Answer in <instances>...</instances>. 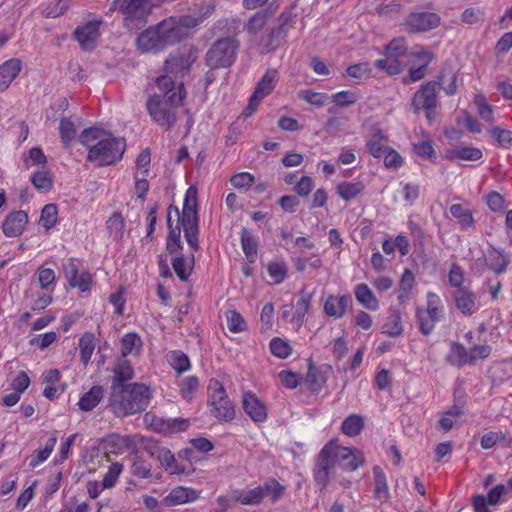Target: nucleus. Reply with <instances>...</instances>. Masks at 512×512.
<instances>
[{
    "label": "nucleus",
    "instance_id": "c85d7f7f",
    "mask_svg": "<svg viewBox=\"0 0 512 512\" xmlns=\"http://www.w3.org/2000/svg\"><path fill=\"white\" fill-rule=\"evenodd\" d=\"M386 143L387 137L383 132L378 128H373L367 137L366 147L374 158H381L385 148L389 147Z\"/></svg>",
    "mask_w": 512,
    "mask_h": 512
},
{
    "label": "nucleus",
    "instance_id": "f8f14e48",
    "mask_svg": "<svg viewBox=\"0 0 512 512\" xmlns=\"http://www.w3.org/2000/svg\"><path fill=\"white\" fill-rule=\"evenodd\" d=\"M197 59V51L192 48H185L171 54L165 62L166 75L172 79L184 77Z\"/></svg>",
    "mask_w": 512,
    "mask_h": 512
},
{
    "label": "nucleus",
    "instance_id": "864d4df0",
    "mask_svg": "<svg viewBox=\"0 0 512 512\" xmlns=\"http://www.w3.org/2000/svg\"><path fill=\"white\" fill-rule=\"evenodd\" d=\"M107 231L114 240L122 237L124 232V219L120 214H113L106 222Z\"/></svg>",
    "mask_w": 512,
    "mask_h": 512
},
{
    "label": "nucleus",
    "instance_id": "ea45409f",
    "mask_svg": "<svg viewBox=\"0 0 512 512\" xmlns=\"http://www.w3.org/2000/svg\"><path fill=\"white\" fill-rule=\"evenodd\" d=\"M257 239L247 230L242 229L241 231V247L242 250L250 263L256 261L257 258Z\"/></svg>",
    "mask_w": 512,
    "mask_h": 512
},
{
    "label": "nucleus",
    "instance_id": "6ab92c4d",
    "mask_svg": "<svg viewBox=\"0 0 512 512\" xmlns=\"http://www.w3.org/2000/svg\"><path fill=\"white\" fill-rule=\"evenodd\" d=\"M101 21L94 20L79 26L75 30V37L80 46L84 50H92L95 48L100 32Z\"/></svg>",
    "mask_w": 512,
    "mask_h": 512
},
{
    "label": "nucleus",
    "instance_id": "8fccbe9b",
    "mask_svg": "<svg viewBox=\"0 0 512 512\" xmlns=\"http://www.w3.org/2000/svg\"><path fill=\"white\" fill-rule=\"evenodd\" d=\"M56 442H57L56 436H54V435L51 436L48 439V441L46 442L44 448L39 449L35 452L32 460L30 462V466L32 468H35L38 465H40L41 463H43L44 461H46L49 458V456L51 455V453L53 452Z\"/></svg>",
    "mask_w": 512,
    "mask_h": 512
},
{
    "label": "nucleus",
    "instance_id": "e433bc0d",
    "mask_svg": "<svg viewBox=\"0 0 512 512\" xmlns=\"http://www.w3.org/2000/svg\"><path fill=\"white\" fill-rule=\"evenodd\" d=\"M450 213L455 218L462 229H469L474 225L472 212L469 208L462 204H452Z\"/></svg>",
    "mask_w": 512,
    "mask_h": 512
},
{
    "label": "nucleus",
    "instance_id": "a19ab883",
    "mask_svg": "<svg viewBox=\"0 0 512 512\" xmlns=\"http://www.w3.org/2000/svg\"><path fill=\"white\" fill-rule=\"evenodd\" d=\"M374 474V482H375V489L374 494L376 499H378L381 502H385L389 499V488L387 485V480L384 472L381 468L375 467L373 469Z\"/></svg>",
    "mask_w": 512,
    "mask_h": 512
},
{
    "label": "nucleus",
    "instance_id": "39448f33",
    "mask_svg": "<svg viewBox=\"0 0 512 512\" xmlns=\"http://www.w3.org/2000/svg\"><path fill=\"white\" fill-rule=\"evenodd\" d=\"M175 44L164 20L143 30L136 38V47L141 53H157L169 45Z\"/></svg>",
    "mask_w": 512,
    "mask_h": 512
},
{
    "label": "nucleus",
    "instance_id": "09e8293b",
    "mask_svg": "<svg viewBox=\"0 0 512 512\" xmlns=\"http://www.w3.org/2000/svg\"><path fill=\"white\" fill-rule=\"evenodd\" d=\"M37 278L43 290L53 293L56 284V275L53 269L40 267L37 271Z\"/></svg>",
    "mask_w": 512,
    "mask_h": 512
},
{
    "label": "nucleus",
    "instance_id": "2eb2a0df",
    "mask_svg": "<svg viewBox=\"0 0 512 512\" xmlns=\"http://www.w3.org/2000/svg\"><path fill=\"white\" fill-rule=\"evenodd\" d=\"M146 424L155 432L165 435L182 433L190 427V419L187 418H162L153 415H145Z\"/></svg>",
    "mask_w": 512,
    "mask_h": 512
},
{
    "label": "nucleus",
    "instance_id": "37998d69",
    "mask_svg": "<svg viewBox=\"0 0 512 512\" xmlns=\"http://www.w3.org/2000/svg\"><path fill=\"white\" fill-rule=\"evenodd\" d=\"M310 298L306 294L301 295L294 305V314L291 318V322L294 324L296 329H299L303 322L306 313L309 310Z\"/></svg>",
    "mask_w": 512,
    "mask_h": 512
},
{
    "label": "nucleus",
    "instance_id": "c9c22d12",
    "mask_svg": "<svg viewBox=\"0 0 512 512\" xmlns=\"http://www.w3.org/2000/svg\"><path fill=\"white\" fill-rule=\"evenodd\" d=\"M173 269L181 280H186L193 270L194 255L193 252L188 255L176 256L172 262Z\"/></svg>",
    "mask_w": 512,
    "mask_h": 512
},
{
    "label": "nucleus",
    "instance_id": "a211bd4d",
    "mask_svg": "<svg viewBox=\"0 0 512 512\" xmlns=\"http://www.w3.org/2000/svg\"><path fill=\"white\" fill-rule=\"evenodd\" d=\"M411 67L409 76L412 81H418L425 76L426 67L431 63L434 55L431 51L423 47L416 46L412 49L411 53Z\"/></svg>",
    "mask_w": 512,
    "mask_h": 512
},
{
    "label": "nucleus",
    "instance_id": "5fc2aeb1",
    "mask_svg": "<svg viewBox=\"0 0 512 512\" xmlns=\"http://www.w3.org/2000/svg\"><path fill=\"white\" fill-rule=\"evenodd\" d=\"M270 351L277 358L285 359L291 355L292 347L286 340L273 338L270 341Z\"/></svg>",
    "mask_w": 512,
    "mask_h": 512
},
{
    "label": "nucleus",
    "instance_id": "2f4dec72",
    "mask_svg": "<svg viewBox=\"0 0 512 512\" xmlns=\"http://www.w3.org/2000/svg\"><path fill=\"white\" fill-rule=\"evenodd\" d=\"M348 297L345 295L327 297L324 303V311L328 316L341 318L347 310Z\"/></svg>",
    "mask_w": 512,
    "mask_h": 512
},
{
    "label": "nucleus",
    "instance_id": "bb28decb",
    "mask_svg": "<svg viewBox=\"0 0 512 512\" xmlns=\"http://www.w3.org/2000/svg\"><path fill=\"white\" fill-rule=\"evenodd\" d=\"M22 69L19 59L11 58L0 65V91L6 90Z\"/></svg>",
    "mask_w": 512,
    "mask_h": 512
},
{
    "label": "nucleus",
    "instance_id": "9b49d317",
    "mask_svg": "<svg viewBox=\"0 0 512 512\" xmlns=\"http://www.w3.org/2000/svg\"><path fill=\"white\" fill-rule=\"evenodd\" d=\"M412 107L415 112L423 110L429 123H432L437 117L436 85L432 82L421 85L413 97Z\"/></svg>",
    "mask_w": 512,
    "mask_h": 512
},
{
    "label": "nucleus",
    "instance_id": "dca6fc26",
    "mask_svg": "<svg viewBox=\"0 0 512 512\" xmlns=\"http://www.w3.org/2000/svg\"><path fill=\"white\" fill-rule=\"evenodd\" d=\"M202 21L203 17L193 15L172 16L164 19V26L169 28L175 43H177L186 38L190 30L198 26Z\"/></svg>",
    "mask_w": 512,
    "mask_h": 512
},
{
    "label": "nucleus",
    "instance_id": "774afa93",
    "mask_svg": "<svg viewBox=\"0 0 512 512\" xmlns=\"http://www.w3.org/2000/svg\"><path fill=\"white\" fill-rule=\"evenodd\" d=\"M491 137H493L499 145L508 148L512 146V132L500 127H492L488 130Z\"/></svg>",
    "mask_w": 512,
    "mask_h": 512
},
{
    "label": "nucleus",
    "instance_id": "20e7f679",
    "mask_svg": "<svg viewBox=\"0 0 512 512\" xmlns=\"http://www.w3.org/2000/svg\"><path fill=\"white\" fill-rule=\"evenodd\" d=\"M151 393L144 384L132 385L113 384L110 395V407L113 413L123 417L145 410L149 404Z\"/></svg>",
    "mask_w": 512,
    "mask_h": 512
},
{
    "label": "nucleus",
    "instance_id": "79ce46f5",
    "mask_svg": "<svg viewBox=\"0 0 512 512\" xmlns=\"http://www.w3.org/2000/svg\"><path fill=\"white\" fill-rule=\"evenodd\" d=\"M473 104L476 108L477 114L483 121L487 123L494 122V107L487 102L484 95L476 94L474 96Z\"/></svg>",
    "mask_w": 512,
    "mask_h": 512
},
{
    "label": "nucleus",
    "instance_id": "e2e57ef3",
    "mask_svg": "<svg viewBox=\"0 0 512 512\" xmlns=\"http://www.w3.org/2000/svg\"><path fill=\"white\" fill-rule=\"evenodd\" d=\"M299 97L309 103L310 105L321 107L329 99L325 93L316 92L313 90H302L299 92Z\"/></svg>",
    "mask_w": 512,
    "mask_h": 512
},
{
    "label": "nucleus",
    "instance_id": "423d86ee",
    "mask_svg": "<svg viewBox=\"0 0 512 512\" xmlns=\"http://www.w3.org/2000/svg\"><path fill=\"white\" fill-rule=\"evenodd\" d=\"M208 405L211 414L220 421H231L235 417L234 406L226 394L223 385L212 379L208 385Z\"/></svg>",
    "mask_w": 512,
    "mask_h": 512
},
{
    "label": "nucleus",
    "instance_id": "aec40b11",
    "mask_svg": "<svg viewBox=\"0 0 512 512\" xmlns=\"http://www.w3.org/2000/svg\"><path fill=\"white\" fill-rule=\"evenodd\" d=\"M242 406L245 413L254 422H264L267 419V408L255 393L244 391L242 394Z\"/></svg>",
    "mask_w": 512,
    "mask_h": 512
},
{
    "label": "nucleus",
    "instance_id": "58836bf2",
    "mask_svg": "<svg viewBox=\"0 0 512 512\" xmlns=\"http://www.w3.org/2000/svg\"><path fill=\"white\" fill-rule=\"evenodd\" d=\"M157 459L170 474H184L186 469L176 464L175 457L167 448H160L157 451Z\"/></svg>",
    "mask_w": 512,
    "mask_h": 512
},
{
    "label": "nucleus",
    "instance_id": "7ed1b4c3",
    "mask_svg": "<svg viewBox=\"0 0 512 512\" xmlns=\"http://www.w3.org/2000/svg\"><path fill=\"white\" fill-rule=\"evenodd\" d=\"M79 141L88 150L87 160L98 167L114 164L122 158L125 150L121 139L99 127L85 129Z\"/></svg>",
    "mask_w": 512,
    "mask_h": 512
},
{
    "label": "nucleus",
    "instance_id": "052dcab7",
    "mask_svg": "<svg viewBox=\"0 0 512 512\" xmlns=\"http://www.w3.org/2000/svg\"><path fill=\"white\" fill-rule=\"evenodd\" d=\"M360 95L355 90H344L331 96V99L337 106H349L356 103Z\"/></svg>",
    "mask_w": 512,
    "mask_h": 512
},
{
    "label": "nucleus",
    "instance_id": "bf43d9fd",
    "mask_svg": "<svg viewBox=\"0 0 512 512\" xmlns=\"http://www.w3.org/2000/svg\"><path fill=\"white\" fill-rule=\"evenodd\" d=\"M79 347L81 361L86 365L91 360L95 348L93 336L91 334L83 335L80 338Z\"/></svg>",
    "mask_w": 512,
    "mask_h": 512
},
{
    "label": "nucleus",
    "instance_id": "412c9836",
    "mask_svg": "<svg viewBox=\"0 0 512 512\" xmlns=\"http://www.w3.org/2000/svg\"><path fill=\"white\" fill-rule=\"evenodd\" d=\"M406 24L412 32H425L438 27L440 17L433 12L412 13L407 18Z\"/></svg>",
    "mask_w": 512,
    "mask_h": 512
},
{
    "label": "nucleus",
    "instance_id": "6e6552de",
    "mask_svg": "<svg viewBox=\"0 0 512 512\" xmlns=\"http://www.w3.org/2000/svg\"><path fill=\"white\" fill-rule=\"evenodd\" d=\"M325 446H330L327 457L335 468L338 466L346 471H355L364 462L363 455L358 450L340 446L336 441H330Z\"/></svg>",
    "mask_w": 512,
    "mask_h": 512
},
{
    "label": "nucleus",
    "instance_id": "f03ea898",
    "mask_svg": "<svg viewBox=\"0 0 512 512\" xmlns=\"http://www.w3.org/2000/svg\"><path fill=\"white\" fill-rule=\"evenodd\" d=\"M156 85L161 94L149 97L146 107L152 119L162 126H171L176 121L175 110L185 98L184 85L167 75L160 76Z\"/></svg>",
    "mask_w": 512,
    "mask_h": 512
},
{
    "label": "nucleus",
    "instance_id": "338daca9",
    "mask_svg": "<svg viewBox=\"0 0 512 512\" xmlns=\"http://www.w3.org/2000/svg\"><path fill=\"white\" fill-rule=\"evenodd\" d=\"M60 137L64 145H70L76 135V128L72 121L69 119H62L59 124Z\"/></svg>",
    "mask_w": 512,
    "mask_h": 512
},
{
    "label": "nucleus",
    "instance_id": "c03bdc74",
    "mask_svg": "<svg viewBox=\"0 0 512 512\" xmlns=\"http://www.w3.org/2000/svg\"><path fill=\"white\" fill-rule=\"evenodd\" d=\"M178 387L182 398L190 402L198 391L199 380L196 376H187L179 381Z\"/></svg>",
    "mask_w": 512,
    "mask_h": 512
},
{
    "label": "nucleus",
    "instance_id": "49530a36",
    "mask_svg": "<svg viewBox=\"0 0 512 512\" xmlns=\"http://www.w3.org/2000/svg\"><path fill=\"white\" fill-rule=\"evenodd\" d=\"M166 358L170 366L177 373L186 372L191 367L188 356L181 351H171L167 354Z\"/></svg>",
    "mask_w": 512,
    "mask_h": 512
},
{
    "label": "nucleus",
    "instance_id": "ddd939ff",
    "mask_svg": "<svg viewBox=\"0 0 512 512\" xmlns=\"http://www.w3.org/2000/svg\"><path fill=\"white\" fill-rule=\"evenodd\" d=\"M153 6L151 0H114L112 9H118L129 26L134 20L145 21Z\"/></svg>",
    "mask_w": 512,
    "mask_h": 512
},
{
    "label": "nucleus",
    "instance_id": "0e129e2a",
    "mask_svg": "<svg viewBox=\"0 0 512 512\" xmlns=\"http://www.w3.org/2000/svg\"><path fill=\"white\" fill-rule=\"evenodd\" d=\"M382 157L384 165L388 169L397 170L402 166L404 162L403 157L391 147L385 148Z\"/></svg>",
    "mask_w": 512,
    "mask_h": 512
},
{
    "label": "nucleus",
    "instance_id": "4468645a",
    "mask_svg": "<svg viewBox=\"0 0 512 512\" xmlns=\"http://www.w3.org/2000/svg\"><path fill=\"white\" fill-rule=\"evenodd\" d=\"M279 80V74L276 69H268L262 78L258 81L255 91L249 99L248 106L245 110L246 116H250L257 109L261 101L269 96Z\"/></svg>",
    "mask_w": 512,
    "mask_h": 512
},
{
    "label": "nucleus",
    "instance_id": "0eeeda50",
    "mask_svg": "<svg viewBox=\"0 0 512 512\" xmlns=\"http://www.w3.org/2000/svg\"><path fill=\"white\" fill-rule=\"evenodd\" d=\"M238 44L232 38H225L216 41L206 53V64L211 69L227 68L231 66L236 58Z\"/></svg>",
    "mask_w": 512,
    "mask_h": 512
},
{
    "label": "nucleus",
    "instance_id": "b1692460",
    "mask_svg": "<svg viewBox=\"0 0 512 512\" xmlns=\"http://www.w3.org/2000/svg\"><path fill=\"white\" fill-rule=\"evenodd\" d=\"M330 446H324L319 453L317 466L314 471V478L318 485L325 488L328 484L330 475L334 472L335 467L331 460L327 457Z\"/></svg>",
    "mask_w": 512,
    "mask_h": 512
},
{
    "label": "nucleus",
    "instance_id": "3c124183",
    "mask_svg": "<svg viewBox=\"0 0 512 512\" xmlns=\"http://www.w3.org/2000/svg\"><path fill=\"white\" fill-rule=\"evenodd\" d=\"M363 419L361 416L353 414L348 416L342 423V432L347 436L358 435L363 428Z\"/></svg>",
    "mask_w": 512,
    "mask_h": 512
},
{
    "label": "nucleus",
    "instance_id": "de8ad7c7",
    "mask_svg": "<svg viewBox=\"0 0 512 512\" xmlns=\"http://www.w3.org/2000/svg\"><path fill=\"white\" fill-rule=\"evenodd\" d=\"M375 66L379 70H384L390 75L398 74L401 71L402 63L400 57L388 55L385 53V58L379 59L375 62Z\"/></svg>",
    "mask_w": 512,
    "mask_h": 512
},
{
    "label": "nucleus",
    "instance_id": "7c9ffc66",
    "mask_svg": "<svg viewBox=\"0 0 512 512\" xmlns=\"http://www.w3.org/2000/svg\"><path fill=\"white\" fill-rule=\"evenodd\" d=\"M382 333L390 337H399L403 334L401 312L398 309H389L387 320L382 326Z\"/></svg>",
    "mask_w": 512,
    "mask_h": 512
},
{
    "label": "nucleus",
    "instance_id": "4d7b16f0",
    "mask_svg": "<svg viewBox=\"0 0 512 512\" xmlns=\"http://www.w3.org/2000/svg\"><path fill=\"white\" fill-rule=\"evenodd\" d=\"M415 284V276L411 270L405 269L399 284V300L406 299Z\"/></svg>",
    "mask_w": 512,
    "mask_h": 512
},
{
    "label": "nucleus",
    "instance_id": "9d476101",
    "mask_svg": "<svg viewBox=\"0 0 512 512\" xmlns=\"http://www.w3.org/2000/svg\"><path fill=\"white\" fill-rule=\"evenodd\" d=\"M63 272L69 287L77 289L81 293H89L95 284L94 274L88 270H79L77 262L73 258L63 264Z\"/></svg>",
    "mask_w": 512,
    "mask_h": 512
},
{
    "label": "nucleus",
    "instance_id": "4c0bfd02",
    "mask_svg": "<svg viewBox=\"0 0 512 512\" xmlns=\"http://www.w3.org/2000/svg\"><path fill=\"white\" fill-rule=\"evenodd\" d=\"M142 348L141 338L136 333H127L121 338V354L123 357L128 355H139Z\"/></svg>",
    "mask_w": 512,
    "mask_h": 512
},
{
    "label": "nucleus",
    "instance_id": "72a5a7b5",
    "mask_svg": "<svg viewBox=\"0 0 512 512\" xmlns=\"http://www.w3.org/2000/svg\"><path fill=\"white\" fill-rule=\"evenodd\" d=\"M446 361L450 365L457 367L470 364L469 353L462 344L458 342H451L449 352L446 355Z\"/></svg>",
    "mask_w": 512,
    "mask_h": 512
},
{
    "label": "nucleus",
    "instance_id": "680f3d73",
    "mask_svg": "<svg viewBox=\"0 0 512 512\" xmlns=\"http://www.w3.org/2000/svg\"><path fill=\"white\" fill-rule=\"evenodd\" d=\"M485 11L480 7L466 8L461 15V21L468 25L479 24L484 20Z\"/></svg>",
    "mask_w": 512,
    "mask_h": 512
},
{
    "label": "nucleus",
    "instance_id": "1a4fd4ad",
    "mask_svg": "<svg viewBox=\"0 0 512 512\" xmlns=\"http://www.w3.org/2000/svg\"><path fill=\"white\" fill-rule=\"evenodd\" d=\"M443 312V305L440 297L432 292L427 294V307L417 308L416 317L420 324V330L428 335L434 329L435 324L440 320Z\"/></svg>",
    "mask_w": 512,
    "mask_h": 512
},
{
    "label": "nucleus",
    "instance_id": "f704fd0d",
    "mask_svg": "<svg viewBox=\"0 0 512 512\" xmlns=\"http://www.w3.org/2000/svg\"><path fill=\"white\" fill-rule=\"evenodd\" d=\"M136 438L135 436L129 435H111L106 439L107 447L110 449V452L115 454H121L125 450L130 449L135 445Z\"/></svg>",
    "mask_w": 512,
    "mask_h": 512
},
{
    "label": "nucleus",
    "instance_id": "c756f323",
    "mask_svg": "<svg viewBox=\"0 0 512 512\" xmlns=\"http://www.w3.org/2000/svg\"><path fill=\"white\" fill-rule=\"evenodd\" d=\"M233 498L242 505L259 504L265 499L264 488L258 486L252 489H235L233 490Z\"/></svg>",
    "mask_w": 512,
    "mask_h": 512
},
{
    "label": "nucleus",
    "instance_id": "13d9d810",
    "mask_svg": "<svg viewBox=\"0 0 512 512\" xmlns=\"http://www.w3.org/2000/svg\"><path fill=\"white\" fill-rule=\"evenodd\" d=\"M114 381L113 384H122L124 381L133 378V369L127 360H121L114 368Z\"/></svg>",
    "mask_w": 512,
    "mask_h": 512
},
{
    "label": "nucleus",
    "instance_id": "473e14b6",
    "mask_svg": "<svg viewBox=\"0 0 512 512\" xmlns=\"http://www.w3.org/2000/svg\"><path fill=\"white\" fill-rule=\"evenodd\" d=\"M103 398V388L101 386H93L87 392L83 393L77 403L81 411H92Z\"/></svg>",
    "mask_w": 512,
    "mask_h": 512
},
{
    "label": "nucleus",
    "instance_id": "6e6d98bb",
    "mask_svg": "<svg viewBox=\"0 0 512 512\" xmlns=\"http://www.w3.org/2000/svg\"><path fill=\"white\" fill-rule=\"evenodd\" d=\"M265 498L270 499L272 502L281 498L285 492V487L275 479L267 480L263 485Z\"/></svg>",
    "mask_w": 512,
    "mask_h": 512
},
{
    "label": "nucleus",
    "instance_id": "603ef678",
    "mask_svg": "<svg viewBox=\"0 0 512 512\" xmlns=\"http://www.w3.org/2000/svg\"><path fill=\"white\" fill-rule=\"evenodd\" d=\"M58 220V210L56 205L47 204L44 206L41 212L39 223L46 230L51 229L55 226Z\"/></svg>",
    "mask_w": 512,
    "mask_h": 512
},
{
    "label": "nucleus",
    "instance_id": "5701e85b",
    "mask_svg": "<svg viewBox=\"0 0 512 512\" xmlns=\"http://www.w3.org/2000/svg\"><path fill=\"white\" fill-rule=\"evenodd\" d=\"M27 223L28 216L24 211L12 212L3 221V233L6 237H17L23 233Z\"/></svg>",
    "mask_w": 512,
    "mask_h": 512
},
{
    "label": "nucleus",
    "instance_id": "393cba45",
    "mask_svg": "<svg viewBox=\"0 0 512 512\" xmlns=\"http://www.w3.org/2000/svg\"><path fill=\"white\" fill-rule=\"evenodd\" d=\"M456 307L464 315H472L481 306L477 296L466 288H459L455 293Z\"/></svg>",
    "mask_w": 512,
    "mask_h": 512
},
{
    "label": "nucleus",
    "instance_id": "f257e3e1",
    "mask_svg": "<svg viewBox=\"0 0 512 512\" xmlns=\"http://www.w3.org/2000/svg\"><path fill=\"white\" fill-rule=\"evenodd\" d=\"M197 195V187L191 185L185 193L182 213L173 205H170L167 210V224L170 232L166 248L170 254L176 253L181 247L180 234L182 229L191 250L195 251L198 248Z\"/></svg>",
    "mask_w": 512,
    "mask_h": 512
},
{
    "label": "nucleus",
    "instance_id": "f3484780",
    "mask_svg": "<svg viewBox=\"0 0 512 512\" xmlns=\"http://www.w3.org/2000/svg\"><path fill=\"white\" fill-rule=\"evenodd\" d=\"M509 263L510 259L504 250L491 246L484 254L483 259L479 258L475 261L474 268L481 273L486 265L494 273L500 274L506 270Z\"/></svg>",
    "mask_w": 512,
    "mask_h": 512
},
{
    "label": "nucleus",
    "instance_id": "a18cd8bd",
    "mask_svg": "<svg viewBox=\"0 0 512 512\" xmlns=\"http://www.w3.org/2000/svg\"><path fill=\"white\" fill-rule=\"evenodd\" d=\"M364 189V185L360 181L341 182L337 185V194L345 201H349L358 196Z\"/></svg>",
    "mask_w": 512,
    "mask_h": 512
},
{
    "label": "nucleus",
    "instance_id": "a878e982",
    "mask_svg": "<svg viewBox=\"0 0 512 512\" xmlns=\"http://www.w3.org/2000/svg\"><path fill=\"white\" fill-rule=\"evenodd\" d=\"M446 158L452 161H477L483 154L479 148L470 145H456L446 150Z\"/></svg>",
    "mask_w": 512,
    "mask_h": 512
},
{
    "label": "nucleus",
    "instance_id": "69168bd1",
    "mask_svg": "<svg viewBox=\"0 0 512 512\" xmlns=\"http://www.w3.org/2000/svg\"><path fill=\"white\" fill-rule=\"evenodd\" d=\"M462 413V410L458 406H454L446 411L439 421L442 430L449 431L455 425Z\"/></svg>",
    "mask_w": 512,
    "mask_h": 512
},
{
    "label": "nucleus",
    "instance_id": "4be33fe9",
    "mask_svg": "<svg viewBox=\"0 0 512 512\" xmlns=\"http://www.w3.org/2000/svg\"><path fill=\"white\" fill-rule=\"evenodd\" d=\"M200 491L185 486L173 488L162 500V504L167 507L184 505L199 499Z\"/></svg>",
    "mask_w": 512,
    "mask_h": 512
},
{
    "label": "nucleus",
    "instance_id": "cd10ccee",
    "mask_svg": "<svg viewBox=\"0 0 512 512\" xmlns=\"http://www.w3.org/2000/svg\"><path fill=\"white\" fill-rule=\"evenodd\" d=\"M354 294L357 302L365 309L370 311H377L379 309V300L367 284H357L354 288Z\"/></svg>",
    "mask_w": 512,
    "mask_h": 512
}]
</instances>
